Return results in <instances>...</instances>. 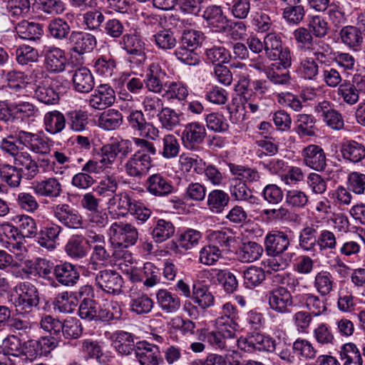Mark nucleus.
Wrapping results in <instances>:
<instances>
[{"mask_svg":"<svg viewBox=\"0 0 365 365\" xmlns=\"http://www.w3.org/2000/svg\"><path fill=\"white\" fill-rule=\"evenodd\" d=\"M133 142L138 150L124 165L125 173L133 178H140L152 166L150 155H155L157 150L154 144L145 139L134 138Z\"/></svg>","mask_w":365,"mask_h":365,"instance_id":"obj_1","label":"nucleus"},{"mask_svg":"<svg viewBox=\"0 0 365 365\" xmlns=\"http://www.w3.org/2000/svg\"><path fill=\"white\" fill-rule=\"evenodd\" d=\"M12 302L20 314H29L40 302L38 290L29 282H20L14 289Z\"/></svg>","mask_w":365,"mask_h":365,"instance_id":"obj_2","label":"nucleus"},{"mask_svg":"<svg viewBox=\"0 0 365 365\" xmlns=\"http://www.w3.org/2000/svg\"><path fill=\"white\" fill-rule=\"evenodd\" d=\"M33 76L36 84L35 95L38 101L45 104L56 103L62 90V86L58 85V78L48 77L41 69L34 70Z\"/></svg>","mask_w":365,"mask_h":365,"instance_id":"obj_3","label":"nucleus"},{"mask_svg":"<svg viewBox=\"0 0 365 365\" xmlns=\"http://www.w3.org/2000/svg\"><path fill=\"white\" fill-rule=\"evenodd\" d=\"M264 51L267 57L271 61H279V63L284 68H287L292 65L290 49L284 47L282 38L276 33L269 32L264 38Z\"/></svg>","mask_w":365,"mask_h":365,"instance_id":"obj_4","label":"nucleus"},{"mask_svg":"<svg viewBox=\"0 0 365 365\" xmlns=\"http://www.w3.org/2000/svg\"><path fill=\"white\" fill-rule=\"evenodd\" d=\"M124 108L128 111L126 119L128 125L134 131L138 132L140 136L153 140L159 138L160 130L158 128L146 120L145 115L141 110L128 107V103H126Z\"/></svg>","mask_w":365,"mask_h":365,"instance_id":"obj_5","label":"nucleus"},{"mask_svg":"<svg viewBox=\"0 0 365 365\" xmlns=\"http://www.w3.org/2000/svg\"><path fill=\"white\" fill-rule=\"evenodd\" d=\"M9 138L16 139L19 144L25 146L31 152L46 155L51 152V145L47 140L38 133H34L23 130H17L9 135Z\"/></svg>","mask_w":365,"mask_h":365,"instance_id":"obj_6","label":"nucleus"},{"mask_svg":"<svg viewBox=\"0 0 365 365\" xmlns=\"http://www.w3.org/2000/svg\"><path fill=\"white\" fill-rule=\"evenodd\" d=\"M108 235L113 244L119 247H128L136 243L138 239L137 229L129 223L113 222L109 228Z\"/></svg>","mask_w":365,"mask_h":365,"instance_id":"obj_7","label":"nucleus"},{"mask_svg":"<svg viewBox=\"0 0 365 365\" xmlns=\"http://www.w3.org/2000/svg\"><path fill=\"white\" fill-rule=\"evenodd\" d=\"M120 45L129 55L128 61L133 66H139L145 61V43L139 36L126 34L122 36Z\"/></svg>","mask_w":365,"mask_h":365,"instance_id":"obj_8","label":"nucleus"},{"mask_svg":"<svg viewBox=\"0 0 365 365\" xmlns=\"http://www.w3.org/2000/svg\"><path fill=\"white\" fill-rule=\"evenodd\" d=\"M293 37L295 40L299 51L315 53L319 58V51L330 50V46L323 41L315 40L311 32L304 27H299L293 31Z\"/></svg>","mask_w":365,"mask_h":365,"instance_id":"obj_9","label":"nucleus"},{"mask_svg":"<svg viewBox=\"0 0 365 365\" xmlns=\"http://www.w3.org/2000/svg\"><path fill=\"white\" fill-rule=\"evenodd\" d=\"M95 282L96 285L104 292L118 295L122 292L123 279L117 272L105 269L96 273Z\"/></svg>","mask_w":365,"mask_h":365,"instance_id":"obj_10","label":"nucleus"},{"mask_svg":"<svg viewBox=\"0 0 365 365\" xmlns=\"http://www.w3.org/2000/svg\"><path fill=\"white\" fill-rule=\"evenodd\" d=\"M206 135L204 125L199 122H192L185 125L181 134V141L185 148L194 150L204 142Z\"/></svg>","mask_w":365,"mask_h":365,"instance_id":"obj_11","label":"nucleus"},{"mask_svg":"<svg viewBox=\"0 0 365 365\" xmlns=\"http://www.w3.org/2000/svg\"><path fill=\"white\" fill-rule=\"evenodd\" d=\"M329 51H319V58L315 53H309L312 56H307L300 62L299 71L305 79L314 80L319 74V64L329 65Z\"/></svg>","mask_w":365,"mask_h":365,"instance_id":"obj_12","label":"nucleus"},{"mask_svg":"<svg viewBox=\"0 0 365 365\" xmlns=\"http://www.w3.org/2000/svg\"><path fill=\"white\" fill-rule=\"evenodd\" d=\"M301 155L304 164L317 172L324 171L327 165L326 153L318 145L310 144L304 147Z\"/></svg>","mask_w":365,"mask_h":365,"instance_id":"obj_13","label":"nucleus"},{"mask_svg":"<svg viewBox=\"0 0 365 365\" xmlns=\"http://www.w3.org/2000/svg\"><path fill=\"white\" fill-rule=\"evenodd\" d=\"M217 331L201 330L199 339L207 341L215 349H222L227 345V340L236 337V331L225 326H217Z\"/></svg>","mask_w":365,"mask_h":365,"instance_id":"obj_14","label":"nucleus"},{"mask_svg":"<svg viewBox=\"0 0 365 365\" xmlns=\"http://www.w3.org/2000/svg\"><path fill=\"white\" fill-rule=\"evenodd\" d=\"M277 336L272 337L269 335H264L259 333H255L242 341L243 345L242 349L246 351H267L274 352L276 350Z\"/></svg>","mask_w":365,"mask_h":365,"instance_id":"obj_15","label":"nucleus"},{"mask_svg":"<svg viewBox=\"0 0 365 365\" xmlns=\"http://www.w3.org/2000/svg\"><path fill=\"white\" fill-rule=\"evenodd\" d=\"M289 245V236L282 231L269 232L264 238V250L269 256L279 257L287 250Z\"/></svg>","mask_w":365,"mask_h":365,"instance_id":"obj_16","label":"nucleus"},{"mask_svg":"<svg viewBox=\"0 0 365 365\" xmlns=\"http://www.w3.org/2000/svg\"><path fill=\"white\" fill-rule=\"evenodd\" d=\"M68 42L71 46V50L78 55L93 51L97 45L94 35L81 31H72Z\"/></svg>","mask_w":365,"mask_h":365,"instance_id":"obj_17","label":"nucleus"},{"mask_svg":"<svg viewBox=\"0 0 365 365\" xmlns=\"http://www.w3.org/2000/svg\"><path fill=\"white\" fill-rule=\"evenodd\" d=\"M135 354L140 365H159L163 361L158 346L146 341L136 343Z\"/></svg>","mask_w":365,"mask_h":365,"instance_id":"obj_18","label":"nucleus"},{"mask_svg":"<svg viewBox=\"0 0 365 365\" xmlns=\"http://www.w3.org/2000/svg\"><path fill=\"white\" fill-rule=\"evenodd\" d=\"M315 112L332 129L341 130L344 127L341 113L334 109V104L330 101L319 102L315 107Z\"/></svg>","mask_w":365,"mask_h":365,"instance_id":"obj_19","label":"nucleus"},{"mask_svg":"<svg viewBox=\"0 0 365 365\" xmlns=\"http://www.w3.org/2000/svg\"><path fill=\"white\" fill-rule=\"evenodd\" d=\"M166 72L158 63H152L148 68L145 76V86L150 92L160 94L165 88L164 79Z\"/></svg>","mask_w":365,"mask_h":365,"instance_id":"obj_20","label":"nucleus"},{"mask_svg":"<svg viewBox=\"0 0 365 365\" xmlns=\"http://www.w3.org/2000/svg\"><path fill=\"white\" fill-rule=\"evenodd\" d=\"M200 15L206 21L208 26L214 31L223 33L227 31L228 20L223 14L220 6L210 5L205 8Z\"/></svg>","mask_w":365,"mask_h":365,"instance_id":"obj_21","label":"nucleus"},{"mask_svg":"<svg viewBox=\"0 0 365 365\" xmlns=\"http://www.w3.org/2000/svg\"><path fill=\"white\" fill-rule=\"evenodd\" d=\"M146 189L155 197H166L175 190L172 181L160 173L148 177L146 180Z\"/></svg>","mask_w":365,"mask_h":365,"instance_id":"obj_22","label":"nucleus"},{"mask_svg":"<svg viewBox=\"0 0 365 365\" xmlns=\"http://www.w3.org/2000/svg\"><path fill=\"white\" fill-rule=\"evenodd\" d=\"M31 188L38 196L51 199L60 197L63 192L61 183L55 177L35 181Z\"/></svg>","mask_w":365,"mask_h":365,"instance_id":"obj_23","label":"nucleus"},{"mask_svg":"<svg viewBox=\"0 0 365 365\" xmlns=\"http://www.w3.org/2000/svg\"><path fill=\"white\" fill-rule=\"evenodd\" d=\"M270 308L279 313L289 312L288 307L292 305V297L289 291L279 287L270 291L267 295Z\"/></svg>","mask_w":365,"mask_h":365,"instance_id":"obj_24","label":"nucleus"},{"mask_svg":"<svg viewBox=\"0 0 365 365\" xmlns=\"http://www.w3.org/2000/svg\"><path fill=\"white\" fill-rule=\"evenodd\" d=\"M54 277L59 284L73 287L77 284L80 273L76 265L70 262H61L55 266Z\"/></svg>","mask_w":365,"mask_h":365,"instance_id":"obj_25","label":"nucleus"},{"mask_svg":"<svg viewBox=\"0 0 365 365\" xmlns=\"http://www.w3.org/2000/svg\"><path fill=\"white\" fill-rule=\"evenodd\" d=\"M53 214L60 222L69 228L77 229L82 225L83 220L81 215L67 204L56 205Z\"/></svg>","mask_w":365,"mask_h":365,"instance_id":"obj_26","label":"nucleus"},{"mask_svg":"<svg viewBox=\"0 0 365 365\" xmlns=\"http://www.w3.org/2000/svg\"><path fill=\"white\" fill-rule=\"evenodd\" d=\"M115 102V91L108 84H101L90 97L89 105L98 110L105 109Z\"/></svg>","mask_w":365,"mask_h":365,"instance_id":"obj_27","label":"nucleus"},{"mask_svg":"<svg viewBox=\"0 0 365 365\" xmlns=\"http://www.w3.org/2000/svg\"><path fill=\"white\" fill-rule=\"evenodd\" d=\"M342 158L349 163L356 164L365 159V145L354 140H345L340 146Z\"/></svg>","mask_w":365,"mask_h":365,"instance_id":"obj_28","label":"nucleus"},{"mask_svg":"<svg viewBox=\"0 0 365 365\" xmlns=\"http://www.w3.org/2000/svg\"><path fill=\"white\" fill-rule=\"evenodd\" d=\"M44 63L46 69L52 73L64 71L66 57L64 51L55 46H49L44 50Z\"/></svg>","mask_w":365,"mask_h":365,"instance_id":"obj_29","label":"nucleus"},{"mask_svg":"<svg viewBox=\"0 0 365 365\" xmlns=\"http://www.w3.org/2000/svg\"><path fill=\"white\" fill-rule=\"evenodd\" d=\"M295 298L298 303L303 307L306 308L309 313L314 317H319L324 314L327 312V303L320 299V296L313 293H305L303 294H297Z\"/></svg>","mask_w":365,"mask_h":365,"instance_id":"obj_30","label":"nucleus"},{"mask_svg":"<svg viewBox=\"0 0 365 365\" xmlns=\"http://www.w3.org/2000/svg\"><path fill=\"white\" fill-rule=\"evenodd\" d=\"M46 30L48 35L57 41H69L72 32L70 24L61 17H54L49 20Z\"/></svg>","mask_w":365,"mask_h":365,"instance_id":"obj_31","label":"nucleus"},{"mask_svg":"<svg viewBox=\"0 0 365 365\" xmlns=\"http://www.w3.org/2000/svg\"><path fill=\"white\" fill-rule=\"evenodd\" d=\"M341 42L350 50L358 51L364 41L360 29L354 26H344L339 33Z\"/></svg>","mask_w":365,"mask_h":365,"instance_id":"obj_32","label":"nucleus"},{"mask_svg":"<svg viewBox=\"0 0 365 365\" xmlns=\"http://www.w3.org/2000/svg\"><path fill=\"white\" fill-rule=\"evenodd\" d=\"M121 84L125 87L123 91L120 92V97L124 101H131L133 95H138L144 90V79L130 74H124L121 78Z\"/></svg>","mask_w":365,"mask_h":365,"instance_id":"obj_33","label":"nucleus"},{"mask_svg":"<svg viewBox=\"0 0 365 365\" xmlns=\"http://www.w3.org/2000/svg\"><path fill=\"white\" fill-rule=\"evenodd\" d=\"M318 225H312L304 227L299 232V246L305 252L312 253L318 248Z\"/></svg>","mask_w":365,"mask_h":365,"instance_id":"obj_34","label":"nucleus"},{"mask_svg":"<svg viewBox=\"0 0 365 365\" xmlns=\"http://www.w3.org/2000/svg\"><path fill=\"white\" fill-rule=\"evenodd\" d=\"M61 231L62 227L55 224L43 227L38 232V244L48 251H53L56 247V240Z\"/></svg>","mask_w":365,"mask_h":365,"instance_id":"obj_35","label":"nucleus"},{"mask_svg":"<svg viewBox=\"0 0 365 365\" xmlns=\"http://www.w3.org/2000/svg\"><path fill=\"white\" fill-rule=\"evenodd\" d=\"M0 242L5 244L10 250H21L23 246L18 228L9 222L0 225Z\"/></svg>","mask_w":365,"mask_h":365,"instance_id":"obj_36","label":"nucleus"},{"mask_svg":"<svg viewBox=\"0 0 365 365\" xmlns=\"http://www.w3.org/2000/svg\"><path fill=\"white\" fill-rule=\"evenodd\" d=\"M313 286L320 297L329 296L336 287L333 274L327 270L317 272L314 277Z\"/></svg>","mask_w":365,"mask_h":365,"instance_id":"obj_37","label":"nucleus"},{"mask_svg":"<svg viewBox=\"0 0 365 365\" xmlns=\"http://www.w3.org/2000/svg\"><path fill=\"white\" fill-rule=\"evenodd\" d=\"M72 81L76 91L80 93H88L94 87V78L90 70L81 67L73 71Z\"/></svg>","mask_w":365,"mask_h":365,"instance_id":"obj_38","label":"nucleus"},{"mask_svg":"<svg viewBox=\"0 0 365 365\" xmlns=\"http://www.w3.org/2000/svg\"><path fill=\"white\" fill-rule=\"evenodd\" d=\"M238 86L240 90H243L242 93H250L252 97L259 98L262 101L270 88L269 83L266 80H255L250 84L246 77H242L240 80Z\"/></svg>","mask_w":365,"mask_h":365,"instance_id":"obj_39","label":"nucleus"},{"mask_svg":"<svg viewBox=\"0 0 365 365\" xmlns=\"http://www.w3.org/2000/svg\"><path fill=\"white\" fill-rule=\"evenodd\" d=\"M113 345L115 350L123 355H128L133 351H135L136 344L134 341V336L131 333L118 331L111 336Z\"/></svg>","mask_w":365,"mask_h":365,"instance_id":"obj_40","label":"nucleus"},{"mask_svg":"<svg viewBox=\"0 0 365 365\" xmlns=\"http://www.w3.org/2000/svg\"><path fill=\"white\" fill-rule=\"evenodd\" d=\"M156 298L159 307L166 314L175 313L180 308L181 302L179 297L167 289H159Z\"/></svg>","mask_w":365,"mask_h":365,"instance_id":"obj_41","label":"nucleus"},{"mask_svg":"<svg viewBox=\"0 0 365 365\" xmlns=\"http://www.w3.org/2000/svg\"><path fill=\"white\" fill-rule=\"evenodd\" d=\"M209 240L211 245L218 248L222 253L230 250L231 245L235 242V237L231 230L224 228L210 232Z\"/></svg>","mask_w":365,"mask_h":365,"instance_id":"obj_42","label":"nucleus"},{"mask_svg":"<svg viewBox=\"0 0 365 365\" xmlns=\"http://www.w3.org/2000/svg\"><path fill=\"white\" fill-rule=\"evenodd\" d=\"M14 164L21 170V173H24L27 180L33 179L38 173V163L27 151H21L14 160Z\"/></svg>","mask_w":365,"mask_h":365,"instance_id":"obj_43","label":"nucleus"},{"mask_svg":"<svg viewBox=\"0 0 365 365\" xmlns=\"http://www.w3.org/2000/svg\"><path fill=\"white\" fill-rule=\"evenodd\" d=\"M154 306L153 300L146 294L133 293L129 303L130 311L138 315L148 314Z\"/></svg>","mask_w":365,"mask_h":365,"instance_id":"obj_44","label":"nucleus"},{"mask_svg":"<svg viewBox=\"0 0 365 365\" xmlns=\"http://www.w3.org/2000/svg\"><path fill=\"white\" fill-rule=\"evenodd\" d=\"M263 252V247L259 244L255 242H248L243 243L236 254L239 261L249 263L258 260Z\"/></svg>","mask_w":365,"mask_h":365,"instance_id":"obj_45","label":"nucleus"},{"mask_svg":"<svg viewBox=\"0 0 365 365\" xmlns=\"http://www.w3.org/2000/svg\"><path fill=\"white\" fill-rule=\"evenodd\" d=\"M43 123L47 133L51 135L58 134L66 127V115L58 110L48 112L44 115Z\"/></svg>","mask_w":365,"mask_h":365,"instance_id":"obj_46","label":"nucleus"},{"mask_svg":"<svg viewBox=\"0 0 365 365\" xmlns=\"http://www.w3.org/2000/svg\"><path fill=\"white\" fill-rule=\"evenodd\" d=\"M181 113L175 109L164 106L157 118L162 129L172 131L180 124Z\"/></svg>","mask_w":365,"mask_h":365,"instance_id":"obj_47","label":"nucleus"},{"mask_svg":"<svg viewBox=\"0 0 365 365\" xmlns=\"http://www.w3.org/2000/svg\"><path fill=\"white\" fill-rule=\"evenodd\" d=\"M17 34L20 38L27 40L35 41L40 39L43 34L41 24L35 22H29L23 20L15 27Z\"/></svg>","mask_w":365,"mask_h":365,"instance_id":"obj_48","label":"nucleus"},{"mask_svg":"<svg viewBox=\"0 0 365 365\" xmlns=\"http://www.w3.org/2000/svg\"><path fill=\"white\" fill-rule=\"evenodd\" d=\"M230 191L231 196L236 200L247 201L250 203H255L257 200L246 183L239 178L232 180Z\"/></svg>","mask_w":365,"mask_h":365,"instance_id":"obj_49","label":"nucleus"},{"mask_svg":"<svg viewBox=\"0 0 365 365\" xmlns=\"http://www.w3.org/2000/svg\"><path fill=\"white\" fill-rule=\"evenodd\" d=\"M339 356L344 365H362L363 359L359 349L354 343L349 342L341 346Z\"/></svg>","mask_w":365,"mask_h":365,"instance_id":"obj_50","label":"nucleus"},{"mask_svg":"<svg viewBox=\"0 0 365 365\" xmlns=\"http://www.w3.org/2000/svg\"><path fill=\"white\" fill-rule=\"evenodd\" d=\"M66 123L73 131L82 132L88 124V115L82 110H73L66 113Z\"/></svg>","mask_w":365,"mask_h":365,"instance_id":"obj_51","label":"nucleus"},{"mask_svg":"<svg viewBox=\"0 0 365 365\" xmlns=\"http://www.w3.org/2000/svg\"><path fill=\"white\" fill-rule=\"evenodd\" d=\"M163 97L168 101H184L188 96L187 86L180 81H166Z\"/></svg>","mask_w":365,"mask_h":365,"instance_id":"obj_52","label":"nucleus"},{"mask_svg":"<svg viewBox=\"0 0 365 365\" xmlns=\"http://www.w3.org/2000/svg\"><path fill=\"white\" fill-rule=\"evenodd\" d=\"M53 307L61 313H72L78 305L76 297L73 292H63L54 299Z\"/></svg>","mask_w":365,"mask_h":365,"instance_id":"obj_53","label":"nucleus"},{"mask_svg":"<svg viewBox=\"0 0 365 365\" xmlns=\"http://www.w3.org/2000/svg\"><path fill=\"white\" fill-rule=\"evenodd\" d=\"M230 201L228 194L221 190H214L207 195V206L214 213H221Z\"/></svg>","mask_w":365,"mask_h":365,"instance_id":"obj_54","label":"nucleus"},{"mask_svg":"<svg viewBox=\"0 0 365 365\" xmlns=\"http://www.w3.org/2000/svg\"><path fill=\"white\" fill-rule=\"evenodd\" d=\"M122 113L115 109H109L103 112L98 120V126L107 130L118 128L122 124Z\"/></svg>","mask_w":365,"mask_h":365,"instance_id":"obj_55","label":"nucleus"},{"mask_svg":"<svg viewBox=\"0 0 365 365\" xmlns=\"http://www.w3.org/2000/svg\"><path fill=\"white\" fill-rule=\"evenodd\" d=\"M175 233V227L170 221L158 220L153 228L151 235L156 242H163L170 238Z\"/></svg>","mask_w":365,"mask_h":365,"instance_id":"obj_56","label":"nucleus"},{"mask_svg":"<svg viewBox=\"0 0 365 365\" xmlns=\"http://www.w3.org/2000/svg\"><path fill=\"white\" fill-rule=\"evenodd\" d=\"M206 61L218 66L229 62L231 55L230 51L223 46H212L205 51Z\"/></svg>","mask_w":365,"mask_h":365,"instance_id":"obj_57","label":"nucleus"},{"mask_svg":"<svg viewBox=\"0 0 365 365\" xmlns=\"http://www.w3.org/2000/svg\"><path fill=\"white\" fill-rule=\"evenodd\" d=\"M237 310L230 302L222 306V315L216 319L217 326H225L235 331L239 329V324L236 322Z\"/></svg>","mask_w":365,"mask_h":365,"instance_id":"obj_58","label":"nucleus"},{"mask_svg":"<svg viewBox=\"0 0 365 365\" xmlns=\"http://www.w3.org/2000/svg\"><path fill=\"white\" fill-rule=\"evenodd\" d=\"M6 11L12 17L25 18L31 11L30 0H7Z\"/></svg>","mask_w":365,"mask_h":365,"instance_id":"obj_59","label":"nucleus"},{"mask_svg":"<svg viewBox=\"0 0 365 365\" xmlns=\"http://www.w3.org/2000/svg\"><path fill=\"white\" fill-rule=\"evenodd\" d=\"M192 299L202 309H205L214 304L215 298L205 286L194 284Z\"/></svg>","mask_w":365,"mask_h":365,"instance_id":"obj_60","label":"nucleus"},{"mask_svg":"<svg viewBox=\"0 0 365 365\" xmlns=\"http://www.w3.org/2000/svg\"><path fill=\"white\" fill-rule=\"evenodd\" d=\"M23 174L16 165L4 164L0 167V177L2 180L11 187H18L20 185Z\"/></svg>","mask_w":365,"mask_h":365,"instance_id":"obj_61","label":"nucleus"},{"mask_svg":"<svg viewBox=\"0 0 365 365\" xmlns=\"http://www.w3.org/2000/svg\"><path fill=\"white\" fill-rule=\"evenodd\" d=\"M162 150L160 153L166 159L177 157L180 152V143L177 138L173 134L165 135L161 140Z\"/></svg>","mask_w":365,"mask_h":365,"instance_id":"obj_62","label":"nucleus"},{"mask_svg":"<svg viewBox=\"0 0 365 365\" xmlns=\"http://www.w3.org/2000/svg\"><path fill=\"white\" fill-rule=\"evenodd\" d=\"M243 277L245 287L252 289L265 279V272L262 267L250 266L244 271Z\"/></svg>","mask_w":365,"mask_h":365,"instance_id":"obj_63","label":"nucleus"},{"mask_svg":"<svg viewBox=\"0 0 365 365\" xmlns=\"http://www.w3.org/2000/svg\"><path fill=\"white\" fill-rule=\"evenodd\" d=\"M115 66V61L110 55L101 56L94 63L95 71L106 78L112 76Z\"/></svg>","mask_w":365,"mask_h":365,"instance_id":"obj_64","label":"nucleus"}]
</instances>
